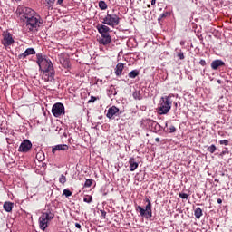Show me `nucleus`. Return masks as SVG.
I'll return each mask as SVG.
<instances>
[{"mask_svg": "<svg viewBox=\"0 0 232 232\" xmlns=\"http://www.w3.org/2000/svg\"><path fill=\"white\" fill-rule=\"evenodd\" d=\"M14 1H21V0H14Z\"/></svg>", "mask_w": 232, "mask_h": 232, "instance_id": "nucleus-50", "label": "nucleus"}, {"mask_svg": "<svg viewBox=\"0 0 232 232\" xmlns=\"http://www.w3.org/2000/svg\"><path fill=\"white\" fill-rule=\"evenodd\" d=\"M62 130H63L62 128H59V127L56 128V131H58L59 133H61Z\"/></svg>", "mask_w": 232, "mask_h": 232, "instance_id": "nucleus-43", "label": "nucleus"}, {"mask_svg": "<svg viewBox=\"0 0 232 232\" xmlns=\"http://www.w3.org/2000/svg\"><path fill=\"white\" fill-rule=\"evenodd\" d=\"M175 131H177V128H175V126L171 125L169 128V133H175Z\"/></svg>", "mask_w": 232, "mask_h": 232, "instance_id": "nucleus-34", "label": "nucleus"}, {"mask_svg": "<svg viewBox=\"0 0 232 232\" xmlns=\"http://www.w3.org/2000/svg\"><path fill=\"white\" fill-rule=\"evenodd\" d=\"M24 21H28V19H33L34 17H35V11H34L32 8H24Z\"/></svg>", "mask_w": 232, "mask_h": 232, "instance_id": "nucleus-11", "label": "nucleus"}, {"mask_svg": "<svg viewBox=\"0 0 232 232\" xmlns=\"http://www.w3.org/2000/svg\"><path fill=\"white\" fill-rule=\"evenodd\" d=\"M36 63L41 70L44 72L43 79L46 82H53L55 81V69H53V63L50 59L44 58L43 53L36 54Z\"/></svg>", "mask_w": 232, "mask_h": 232, "instance_id": "nucleus-1", "label": "nucleus"}, {"mask_svg": "<svg viewBox=\"0 0 232 232\" xmlns=\"http://www.w3.org/2000/svg\"><path fill=\"white\" fill-rule=\"evenodd\" d=\"M155 140L156 142H160V138H156Z\"/></svg>", "mask_w": 232, "mask_h": 232, "instance_id": "nucleus-45", "label": "nucleus"}, {"mask_svg": "<svg viewBox=\"0 0 232 232\" xmlns=\"http://www.w3.org/2000/svg\"><path fill=\"white\" fill-rule=\"evenodd\" d=\"M67 150H69L68 145L59 144V145H55L54 147H53L52 153H55V151H67Z\"/></svg>", "mask_w": 232, "mask_h": 232, "instance_id": "nucleus-15", "label": "nucleus"}, {"mask_svg": "<svg viewBox=\"0 0 232 232\" xmlns=\"http://www.w3.org/2000/svg\"><path fill=\"white\" fill-rule=\"evenodd\" d=\"M83 202H86L87 204L92 203V196H85L83 198Z\"/></svg>", "mask_w": 232, "mask_h": 232, "instance_id": "nucleus-32", "label": "nucleus"}, {"mask_svg": "<svg viewBox=\"0 0 232 232\" xmlns=\"http://www.w3.org/2000/svg\"><path fill=\"white\" fill-rule=\"evenodd\" d=\"M28 55H35V49L27 48L23 53L19 54V59H26Z\"/></svg>", "mask_w": 232, "mask_h": 232, "instance_id": "nucleus-13", "label": "nucleus"}, {"mask_svg": "<svg viewBox=\"0 0 232 232\" xmlns=\"http://www.w3.org/2000/svg\"><path fill=\"white\" fill-rule=\"evenodd\" d=\"M219 144L224 145V146H228L229 145V140H220Z\"/></svg>", "mask_w": 232, "mask_h": 232, "instance_id": "nucleus-35", "label": "nucleus"}, {"mask_svg": "<svg viewBox=\"0 0 232 232\" xmlns=\"http://www.w3.org/2000/svg\"><path fill=\"white\" fill-rule=\"evenodd\" d=\"M24 23H25V26L29 32L35 34V32H39V28H41V24H43V20H41L39 16H34L25 20Z\"/></svg>", "mask_w": 232, "mask_h": 232, "instance_id": "nucleus-4", "label": "nucleus"}, {"mask_svg": "<svg viewBox=\"0 0 232 232\" xmlns=\"http://www.w3.org/2000/svg\"><path fill=\"white\" fill-rule=\"evenodd\" d=\"M220 66H226V63H224V61H222V60H214L211 63L212 70H218V68H220Z\"/></svg>", "mask_w": 232, "mask_h": 232, "instance_id": "nucleus-16", "label": "nucleus"}, {"mask_svg": "<svg viewBox=\"0 0 232 232\" xmlns=\"http://www.w3.org/2000/svg\"><path fill=\"white\" fill-rule=\"evenodd\" d=\"M130 171H135L139 168V163L135 160V158H130L129 160Z\"/></svg>", "mask_w": 232, "mask_h": 232, "instance_id": "nucleus-18", "label": "nucleus"}, {"mask_svg": "<svg viewBox=\"0 0 232 232\" xmlns=\"http://www.w3.org/2000/svg\"><path fill=\"white\" fill-rule=\"evenodd\" d=\"M111 43V36L110 34H103L102 35V39H100V44H103V46H106Z\"/></svg>", "mask_w": 232, "mask_h": 232, "instance_id": "nucleus-17", "label": "nucleus"}, {"mask_svg": "<svg viewBox=\"0 0 232 232\" xmlns=\"http://www.w3.org/2000/svg\"><path fill=\"white\" fill-rule=\"evenodd\" d=\"M194 216L196 218H200V217H202V208H200V207L196 208L194 210Z\"/></svg>", "mask_w": 232, "mask_h": 232, "instance_id": "nucleus-23", "label": "nucleus"}, {"mask_svg": "<svg viewBox=\"0 0 232 232\" xmlns=\"http://www.w3.org/2000/svg\"><path fill=\"white\" fill-rule=\"evenodd\" d=\"M119 111H120L119 108H117L116 106H112V107L109 108L106 117L108 119H113V116L117 115V113H119Z\"/></svg>", "mask_w": 232, "mask_h": 232, "instance_id": "nucleus-14", "label": "nucleus"}, {"mask_svg": "<svg viewBox=\"0 0 232 232\" xmlns=\"http://www.w3.org/2000/svg\"><path fill=\"white\" fill-rule=\"evenodd\" d=\"M60 63L62 64V66H63V68H70V59L68 58H61L60 59Z\"/></svg>", "mask_w": 232, "mask_h": 232, "instance_id": "nucleus-21", "label": "nucleus"}, {"mask_svg": "<svg viewBox=\"0 0 232 232\" xmlns=\"http://www.w3.org/2000/svg\"><path fill=\"white\" fill-rule=\"evenodd\" d=\"M171 15V13L169 12H165L163 14H161L159 18H158V22L160 23V21H162V19H166V17H169Z\"/></svg>", "mask_w": 232, "mask_h": 232, "instance_id": "nucleus-24", "label": "nucleus"}, {"mask_svg": "<svg viewBox=\"0 0 232 232\" xmlns=\"http://www.w3.org/2000/svg\"><path fill=\"white\" fill-rule=\"evenodd\" d=\"M63 195H64L65 197H72V191H70V189H68V188H65V189H63Z\"/></svg>", "mask_w": 232, "mask_h": 232, "instance_id": "nucleus-29", "label": "nucleus"}, {"mask_svg": "<svg viewBox=\"0 0 232 232\" xmlns=\"http://www.w3.org/2000/svg\"><path fill=\"white\" fill-rule=\"evenodd\" d=\"M59 182L60 184H66V176H64V174H62L61 177L59 178Z\"/></svg>", "mask_w": 232, "mask_h": 232, "instance_id": "nucleus-27", "label": "nucleus"}, {"mask_svg": "<svg viewBox=\"0 0 232 232\" xmlns=\"http://www.w3.org/2000/svg\"><path fill=\"white\" fill-rule=\"evenodd\" d=\"M63 137H65V138L68 137V134H67L66 132H63Z\"/></svg>", "mask_w": 232, "mask_h": 232, "instance_id": "nucleus-46", "label": "nucleus"}, {"mask_svg": "<svg viewBox=\"0 0 232 232\" xmlns=\"http://www.w3.org/2000/svg\"><path fill=\"white\" fill-rule=\"evenodd\" d=\"M218 82L220 84V80H218Z\"/></svg>", "mask_w": 232, "mask_h": 232, "instance_id": "nucleus-49", "label": "nucleus"}, {"mask_svg": "<svg viewBox=\"0 0 232 232\" xmlns=\"http://www.w3.org/2000/svg\"><path fill=\"white\" fill-rule=\"evenodd\" d=\"M101 214H102V217H103V218H106V211L101 210Z\"/></svg>", "mask_w": 232, "mask_h": 232, "instance_id": "nucleus-39", "label": "nucleus"}, {"mask_svg": "<svg viewBox=\"0 0 232 232\" xmlns=\"http://www.w3.org/2000/svg\"><path fill=\"white\" fill-rule=\"evenodd\" d=\"M178 57H179V59H180V61H184V59H185L184 53L182 51L179 52Z\"/></svg>", "mask_w": 232, "mask_h": 232, "instance_id": "nucleus-33", "label": "nucleus"}, {"mask_svg": "<svg viewBox=\"0 0 232 232\" xmlns=\"http://www.w3.org/2000/svg\"><path fill=\"white\" fill-rule=\"evenodd\" d=\"M48 5H53L55 0H45Z\"/></svg>", "mask_w": 232, "mask_h": 232, "instance_id": "nucleus-38", "label": "nucleus"}, {"mask_svg": "<svg viewBox=\"0 0 232 232\" xmlns=\"http://www.w3.org/2000/svg\"><path fill=\"white\" fill-rule=\"evenodd\" d=\"M208 151H209V153H213L214 151H217V146L211 145L208 147Z\"/></svg>", "mask_w": 232, "mask_h": 232, "instance_id": "nucleus-30", "label": "nucleus"}, {"mask_svg": "<svg viewBox=\"0 0 232 232\" xmlns=\"http://www.w3.org/2000/svg\"><path fill=\"white\" fill-rule=\"evenodd\" d=\"M64 0H57V5H63Z\"/></svg>", "mask_w": 232, "mask_h": 232, "instance_id": "nucleus-41", "label": "nucleus"}, {"mask_svg": "<svg viewBox=\"0 0 232 232\" xmlns=\"http://www.w3.org/2000/svg\"><path fill=\"white\" fill-rule=\"evenodd\" d=\"M147 124L150 128L151 131H153L154 133H159V131H162V126L153 120L148 119Z\"/></svg>", "mask_w": 232, "mask_h": 232, "instance_id": "nucleus-8", "label": "nucleus"}, {"mask_svg": "<svg viewBox=\"0 0 232 232\" xmlns=\"http://www.w3.org/2000/svg\"><path fill=\"white\" fill-rule=\"evenodd\" d=\"M179 198H182L183 200H188V195L186 193L180 192V193H179Z\"/></svg>", "mask_w": 232, "mask_h": 232, "instance_id": "nucleus-31", "label": "nucleus"}, {"mask_svg": "<svg viewBox=\"0 0 232 232\" xmlns=\"http://www.w3.org/2000/svg\"><path fill=\"white\" fill-rule=\"evenodd\" d=\"M130 79H135V77L139 76V70H132L129 72Z\"/></svg>", "mask_w": 232, "mask_h": 232, "instance_id": "nucleus-25", "label": "nucleus"}, {"mask_svg": "<svg viewBox=\"0 0 232 232\" xmlns=\"http://www.w3.org/2000/svg\"><path fill=\"white\" fill-rule=\"evenodd\" d=\"M199 64H200V66H206V60H200L199 61Z\"/></svg>", "mask_w": 232, "mask_h": 232, "instance_id": "nucleus-37", "label": "nucleus"}, {"mask_svg": "<svg viewBox=\"0 0 232 232\" xmlns=\"http://www.w3.org/2000/svg\"><path fill=\"white\" fill-rule=\"evenodd\" d=\"M145 202H147L145 209L140 206H137L136 211L140 212V217H145V218H151V217L153 216V212L151 210V200L146 198Z\"/></svg>", "mask_w": 232, "mask_h": 232, "instance_id": "nucleus-5", "label": "nucleus"}, {"mask_svg": "<svg viewBox=\"0 0 232 232\" xmlns=\"http://www.w3.org/2000/svg\"><path fill=\"white\" fill-rule=\"evenodd\" d=\"M218 204H222V199L221 198L218 199Z\"/></svg>", "mask_w": 232, "mask_h": 232, "instance_id": "nucleus-44", "label": "nucleus"}, {"mask_svg": "<svg viewBox=\"0 0 232 232\" xmlns=\"http://www.w3.org/2000/svg\"><path fill=\"white\" fill-rule=\"evenodd\" d=\"M4 209L6 213H11L12 209H14V203L10 201H5L4 203Z\"/></svg>", "mask_w": 232, "mask_h": 232, "instance_id": "nucleus-20", "label": "nucleus"}, {"mask_svg": "<svg viewBox=\"0 0 232 232\" xmlns=\"http://www.w3.org/2000/svg\"><path fill=\"white\" fill-rule=\"evenodd\" d=\"M93 184V179H86L84 183L85 188H90Z\"/></svg>", "mask_w": 232, "mask_h": 232, "instance_id": "nucleus-28", "label": "nucleus"}, {"mask_svg": "<svg viewBox=\"0 0 232 232\" xmlns=\"http://www.w3.org/2000/svg\"><path fill=\"white\" fill-rule=\"evenodd\" d=\"M96 28L101 35H110V27L108 25L98 24Z\"/></svg>", "mask_w": 232, "mask_h": 232, "instance_id": "nucleus-12", "label": "nucleus"}, {"mask_svg": "<svg viewBox=\"0 0 232 232\" xmlns=\"http://www.w3.org/2000/svg\"><path fill=\"white\" fill-rule=\"evenodd\" d=\"M100 82L102 84V80H100Z\"/></svg>", "mask_w": 232, "mask_h": 232, "instance_id": "nucleus-48", "label": "nucleus"}, {"mask_svg": "<svg viewBox=\"0 0 232 232\" xmlns=\"http://www.w3.org/2000/svg\"><path fill=\"white\" fill-rule=\"evenodd\" d=\"M52 113L53 117H61V115H64V104L57 102L54 105H53Z\"/></svg>", "mask_w": 232, "mask_h": 232, "instance_id": "nucleus-7", "label": "nucleus"}, {"mask_svg": "<svg viewBox=\"0 0 232 232\" xmlns=\"http://www.w3.org/2000/svg\"><path fill=\"white\" fill-rule=\"evenodd\" d=\"M133 99H135V101H142L143 97H142V92L140 91H135L132 93Z\"/></svg>", "mask_w": 232, "mask_h": 232, "instance_id": "nucleus-22", "label": "nucleus"}, {"mask_svg": "<svg viewBox=\"0 0 232 232\" xmlns=\"http://www.w3.org/2000/svg\"><path fill=\"white\" fill-rule=\"evenodd\" d=\"M172 95L162 96L160 103L158 104L157 111L159 115H168L171 106H173V101L171 100Z\"/></svg>", "mask_w": 232, "mask_h": 232, "instance_id": "nucleus-2", "label": "nucleus"}, {"mask_svg": "<svg viewBox=\"0 0 232 232\" xmlns=\"http://www.w3.org/2000/svg\"><path fill=\"white\" fill-rule=\"evenodd\" d=\"M75 227H77V229H81V224L75 223Z\"/></svg>", "mask_w": 232, "mask_h": 232, "instance_id": "nucleus-40", "label": "nucleus"}, {"mask_svg": "<svg viewBox=\"0 0 232 232\" xmlns=\"http://www.w3.org/2000/svg\"><path fill=\"white\" fill-rule=\"evenodd\" d=\"M54 217L55 212H53V209H52L50 207H47V209H45V211L43 212L39 218L38 222L40 229L44 231L46 227H48V224H50L51 220H53Z\"/></svg>", "mask_w": 232, "mask_h": 232, "instance_id": "nucleus-3", "label": "nucleus"}, {"mask_svg": "<svg viewBox=\"0 0 232 232\" xmlns=\"http://www.w3.org/2000/svg\"><path fill=\"white\" fill-rule=\"evenodd\" d=\"M156 3H157V0H151L152 6H155Z\"/></svg>", "mask_w": 232, "mask_h": 232, "instance_id": "nucleus-42", "label": "nucleus"}, {"mask_svg": "<svg viewBox=\"0 0 232 232\" xmlns=\"http://www.w3.org/2000/svg\"><path fill=\"white\" fill-rule=\"evenodd\" d=\"M3 41H2V44H4V46H11V44L14 43V38L12 37V34H10V33L8 31H5L3 33Z\"/></svg>", "mask_w": 232, "mask_h": 232, "instance_id": "nucleus-10", "label": "nucleus"}, {"mask_svg": "<svg viewBox=\"0 0 232 232\" xmlns=\"http://www.w3.org/2000/svg\"><path fill=\"white\" fill-rule=\"evenodd\" d=\"M97 99H99V98H97L95 96H92L91 99L88 101V103L90 104L92 102H95V101H97Z\"/></svg>", "mask_w": 232, "mask_h": 232, "instance_id": "nucleus-36", "label": "nucleus"}, {"mask_svg": "<svg viewBox=\"0 0 232 232\" xmlns=\"http://www.w3.org/2000/svg\"><path fill=\"white\" fill-rule=\"evenodd\" d=\"M102 23L103 24H107V26H111V28H115V26H119V23H121V18L115 14H107V15L103 18Z\"/></svg>", "mask_w": 232, "mask_h": 232, "instance_id": "nucleus-6", "label": "nucleus"}, {"mask_svg": "<svg viewBox=\"0 0 232 232\" xmlns=\"http://www.w3.org/2000/svg\"><path fill=\"white\" fill-rule=\"evenodd\" d=\"M165 127L168 128V122H166Z\"/></svg>", "mask_w": 232, "mask_h": 232, "instance_id": "nucleus-47", "label": "nucleus"}, {"mask_svg": "<svg viewBox=\"0 0 232 232\" xmlns=\"http://www.w3.org/2000/svg\"><path fill=\"white\" fill-rule=\"evenodd\" d=\"M99 7L101 10H106L108 8V5L104 1H100Z\"/></svg>", "mask_w": 232, "mask_h": 232, "instance_id": "nucleus-26", "label": "nucleus"}, {"mask_svg": "<svg viewBox=\"0 0 232 232\" xmlns=\"http://www.w3.org/2000/svg\"><path fill=\"white\" fill-rule=\"evenodd\" d=\"M32 150V141L29 140H24L19 146L18 151L21 153H28Z\"/></svg>", "mask_w": 232, "mask_h": 232, "instance_id": "nucleus-9", "label": "nucleus"}, {"mask_svg": "<svg viewBox=\"0 0 232 232\" xmlns=\"http://www.w3.org/2000/svg\"><path fill=\"white\" fill-rule=\"evenodd\" d=\"M123 70H124V63H119L115 68V75H117V77H120V75H122Z\"/></svg>", "mask_w": 232, "mask_h": 232, "instance_id": "nucleus-19", "label": "nucleus"}]
</instances>
